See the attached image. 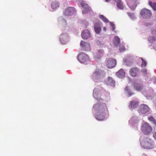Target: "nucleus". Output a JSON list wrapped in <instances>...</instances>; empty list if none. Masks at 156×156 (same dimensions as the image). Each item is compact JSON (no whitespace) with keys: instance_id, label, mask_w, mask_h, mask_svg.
<instances>
[{"instance_id":"nucleus-1","label":"nucleus","mask_w":156,"mask_h":156,"mask_svg":"<svg viewBox=\"0 0 156 156\" xmlns=\"http://www.w3.org/2000/svg\"><path fill=\"white\" fill-rule=\"evenodd\" d=\"M94 108L96 110V118L98 120H103L108 114L107 108L105 104H96L94 105Z\"/></svg>"},{"instance_id":"nucleus-2","label":"nucleus","mask_w":156,"mask_h":156,"mask_svg":"<svg viewBox=\"0 0 156 156\" xmlns=\"http://www.w3.org/2000/svg\"><path fill=\"white\" fill-rule=\"evenodd\" d=\"M141 144L144 148L151 149L153 148V142L149 138H145L141 142Z\"/></svg>"},{"instance_id":"nucleus-3","label":"nucleus","mask_w":156,"mask_h":156,"mask_svg":"<svg viewBox=\"0 0 156 156\" xmlns=\"http://www.w3.org/2000/svg\"><path fill=\"white\" fill-rule=\"evenodd\" d=\"M77 59L81 63H85L89 61V57L86 54L81 53L77 56Z\"/></svg>"},{"instance_id":"nucleus-4","label":"nucleus","mask_w":156,"mask_h":156,"mask_svg":"<svg viewBox=\"0 0 156 156\" xmlns=\"http://www.w3.org/2000/svg\"><path fill=\"white\" fill-rule=\"evenodd\" d=\"M142 131L145 134H149L152 131V128L147 123H144L142 127Z\"/></svg>"},{"instance_id":"nucleus-5","label":"nucleus","mask_w":156,"mask_h":156,"mask_svg":"<svg viewBox=\"0 0 156 156\" xmlns=\"http://www.w3.org/2000/svg\"><path fill=\"white\" fill-rule=\"evenodd\" d=\"M141 16L144 18H148L151 16V12L149 9H143L140 12Z\"/></svg>"},{"instance_id":"nucleus-6","label":"nucleus","mask_w":156,"mask_h":156,"mask_svg":"<svg viewBox=\"0 0 156 156\" xmlns=\"http://www.w3.org/2000/svg\"><path fill=\"white\" fill-rule=\"evenodd\" d=\"M76 12L75 9L73 7L67 8L63 12V14L66 16H69L73 14Z\"/></svg>"},{"instance_id":"nucleus-7","label":"nucleus","mask_w":156,"mask_h":156,"mask_svg":"<svg viewBox=\"0 0 156 156\" xmlns=\"http://www.w3.org/2000/svg\"><path fill=\"white\" fill-rule=\"evenodd\" d=\"M116 63V61L115 59L110 58L107 60L106 65L108 68H112L115 66Z\"/></svg>"},{"instance_id":"nucleus-8","label":"nucleus","mask_w":156,"mask_h":156,"mask_svg":"<svg viewBox=\"0 0 156 156\" xmlns=\"http://www.w3.org/2000/svg\"><path fill=\"white\" fill-rule=\"evenodd\" d=\"M69 37L66 34H61L60 36L59 40L61 43L64 44H66L68 41Z\"/></svg>"},{"instance_id":"nucleus-9","label":"nucleus","mask_w":156,"mask_h":156,"mask_svg":"<svg viewBox=\"0 0 156 156\" xmlns=\"http://www.w3.org/2000/svg\"><path fill=\"white\" fill-rule=\"evenodd\" d=\"M80 45L83 49L86 51H90V44L84 41H82L80 43Z\"/></svg>"},{"instance_id":"nucleus-10","label":"nucleus","mask_w":156,"mask_h":156,"mask_svg":"<svg viewBox=\"0 0 156 156\" xmlns=\"http://www.w3.org/2000/svg\"><path fill=\"white\" fill-rule=\"evenodd\" d=\"M150 109L145 104L141 105L140 107L139 111L140 112L143 114H145L149 112Z\"/></svg>"},{"instance_id":"nucleus-11","label":"nucleus","mask_w":156,"mask_h":156,"mask_svg":"<svg viewBox=\"0 0 156 156\" xmlns=\"http://www.w3.org/2000/svg\"><path fill=\"white\" fill-rule=\"evenodd\" d=\"M95 31L97 34L99 33L101 30V24L100 22H96L94 26Z\"/></svg>"},{"instance_id":"nucleus-12","label":"nucleus","mask_w":156,"mask_h":156,"mask_svg":"<svg viewBox=\"0 0 156 156\" xmlns=\"http://www.w3.org/2000/svg\"><path fill=\"white\" fill-rule=\"evenodd\" d=\"M82 38L84 39H87L91 36V34L88 30H85L81 34Z\"/></svg>"},{"instance_id":"nucleus-13","label":"nucleus","mask_w":156,"mask_h":156,"mask_svg":"<svg viewBox=\"0 0 156 156\" xmlns=\"http://www.w3.org/2000/svg\"><path fill=\"white\" fill-rule=\"evenodd\" d=\"M139 71V69L136 67L130 69L129 73L131 76H136L137 73Z\"/></svg>"},{"instance_id":"nucleus-14","label":"nucleus","mask_w":156,"mask_h":156,"mask_svg":"<svg viewBox=\"0 0 156 156\" xmlns=\"http://www.w3.org/2000/svg\"><path fill=\"white\" fill-rule=\"evenodd\" d=\"M116 75L119 78H122L125 77V73L123 69H120L116 73Z\"/></svg>"},{"instance_id":"nucleus-15","label":"nucleus","mask_w":156,"mask_h":156,"mask_svg":"<svg viewBox=\"0 0 156 156\" xmlns=\"http://www.w3.org/2000/svg\"><path fill=\"white\" fill-rule=\"evenodd\" d=\"M138 105V103L137 101H132L129 105V108L130 109H133L134 108L137 107Z\"/></svg>"},{"instance_id":"nucleus-16","label":"nucleus","mask_w":156,"mask_h":156,"mask_svg":"<svg viewBox=\"0 0 156 156\" xmlns=\"http://www.w3.org/2000/svg\"><path fill=\"white\" fill-rule=\"evenodd\" d=\"M59 2L54 1L52 2L51 6L52 9H55L58 8L59 7Z\"/></svg>"},{"instance_id":"nucleus-17","label":"nucleus","mask_w":156,"mask_h":156,"mask_svg":"<svg viewBox=\"0 0 156 156\" xmlns=\"http://www.w3.org/2000/svg\"><path fill=\"white\" fill-rule=\"evenodd\" d=\"M106 83L108 85L113 86L114 85L115 81L113 80L112 77H108L107 79Z\"/></svg>"},{"instance_id":"nucleus-18","label":"nucleus","mask_w":156,"mask_h":156,"mask_svg":"<svg viewBox=\"0 0 156 156\" xmlns=\"http://www.w3.org/2000/svg\"><path fill=\"white\" fill-rule=\"evenodd\" d=\"M117 2L116 5L117 7L120 9H123V5L122 2L121 0H114Z\"/></svg>"},{"instance_id":"nucleus-19","label":"nucleus","mask_w":156,"mask_h":156,"mask_svg":"<svg viewBox=\"0 0 156 156\" xmlns=\"http://www.w3.org/2000/svg\"><path fill=\"white\" fill-rule=\"evenodd\" d=\"M98 89L97 88H95L93 91V95L95 99L98 100L99 98V96L98 95Z\"/></svg>"},{"instance_id":"nucleus-20","label":"nucleus","mask_w":156,"mask_h":156,"mask_svg":"<svg viewBox=\"0 0 156 156\" xmlns=\"http://www.w3.org/2000/svg\"><path fill=\"white\" fill-rule=\"evenodd\" d=\"M133 87L134 89L137 91H140L142 89L141 85L137 83L134 84L133 85Z\"/></svg>"},{"instance_id":"nucleus-21","label":"nucleus","mask_w":156,"mask_h":156,"mask_svg":"<svg viewBox=\"0 0 156 156\" xmlns=\"http://www.w3.org/2000/svg\"><path fill=\"white\" fill-rule=\"evenodd\" d=\"M113 42L114 45L117 46L120 42V38L118 37H115Z\"/></svg>"},{"instance_id":"nucleus-22","label":"nucleus","mask_w":156,"mask_h":156,"mask_svg":"<svg viewBox=\"0 0 156 156\" xmlns=\"http://www.w3.org/2000/svg\"><path fill=\"white\" fill-rule=\"evenodd\" d=\"M149 5L155 11L156 10V3L155 2H152L151 1L149 2Z\"/></svg>"},{"instance_id":"nucleus-23","label":"nucleus","mask_w":156,"mask_h":156,"mask_svg":"<svg viewBox=\"0 0 156 156\" xmlns=\"http://www.w3.org/2000/svg\"><path fill=\"white\" fill-rule=\"evenodd\" d=\"M99 18L105 23H108L109 22L108 20L105 16L103 15H100L99 16Z\"/></svg>"},{"instance_id":"nucleus-24","label":"nucleus","mask_w":156,"mask_h":156,"mask_svg":"<svg viewBox=\"0 0 156 156\" xmlns=\"http://www.w3.org/2000/svg\"><path fill=\"white\" fill-rule=\"evenodd\" d=\"M125 90L127 92V93L129 94L130 96H132L133 94V93L130 91L128 87H126L125 88Z\"/></svg>"},{"instance_id":"nucleus-25","label":"nucleus","mask_w":156,"mask_h":156,"mask_svg":"<svg viewBox=\"0 0 156 156\" xmlns=\"http://www.w3.org/2000/svg\"><path fill=\"white\" fill-rule=\"evenodd\" d=\"M148 120L152 122L156 126V121L155 119L152 116H151L148 118Z\"/></svg>"},{"instance_id":"nucleus-26","label":"nucleus","mask_w":156,"mask_h":156,"mask_svg":"<svg viewBox=\"0 0 156 156\" xmlns=\"http://www.w3.org/2000/svg\"><path fill=\"white\" fill-rule=\"evenodd\" d=\"M81 6L84 8L88 9V10L89 9V7L87 5V4L84 3H81L80 4Z\"/></svg>"},{"instance_id":"nucleus-27","label":"nucleus","mask_w":156,"mask_h":156,"mask_svg":"<svg viewBox=\"0 0 156 156\" xmlns=\"http://www.w3.org/2000/svg\"><path fill=\"white\" fill-rule=\"evenodd\" d=\"M141 59L142 61V63L141 65V66L142 67L146 66L147 65V62L144 60L142 58H141Z\"/></svg>"},{"instance_id":"nucleus-28","label":"nucleus","mask_w":156,"mask_h":156,"mask_svg":"<svg viewBox=\"0 0 156 156\" xmlns=\"http://www.w3.org/2000/svg\"><path fill=\"white\" fill-rule=\"evenodd\" d=\"M100 73L98 70L95 71L93 74V77H96L99 75Z\"/></svg>"},{"instance_id":"nucleus-29","label":"nucleus","mask_w":156,"mask_h":156,"mask_svg":"<svg viewBox=\"0 0 156 156\" xmlns=\"http://www.w3.org/2000/svg\"><path fill=\"white\" fill-rule=\"evenodd\" d=\"M90 11V8L89 7V10H88L87 9H86L85 8H84V9L83 11H82V13L83 14H86V13L89 12Z\"/></svg>"},{"instance_id":"nucleus-30","label":"nucleus","mask_w":156,"mask_h":156,"mask_svg":"<svg viewBox=\"0 0 156 156\" xmlns=\"http://www.w3.org/2000/svg\"><path fill=\"white\" fill-rule=\"evenodd\" d=\"M125 49V46H120L119 48V50L120 52H122L124 51Z\"/></svg>"},{"instance_id":"nucleus-31","label":"nucleus","mask_w":156,"mask_h":156,"mask_svg":"<svg viewBox=\"0 0 156 156\" xmlns=\"http://www.w3.org/2000/svg\"><path fill=\"white\" fill-rule=\"evenodd\" d=\"M153 136L154 138L156 140V132H155L153 134Z\"/></svg>"},{"instance_id":"nucleus-32","label":"nucleus","mask_w":156,"mask_h":156,"mask_svg":"<svg viewBox=\"0 0 156 156\" xmlns=\"http://www.w3.org/2000/svg\"><path fill=\"white\" fill-rule=\"evenodd\" d=\"M112 30L113 31L114 30H115L114 25V24L112 25Z\"/></svg>"},{"instance_id":"nucleus-33","label":"nucleus","mask_w":156,"mask_h":156,"mask_svg":"<svg viewBox=\"0 0 156 156\" xmlns=\"http://www.w3.org/2000/svg\"><path fill=\"white\" fill-rule=\"evenodd\" d=\"M112 30L113 31L114 30H115L114 25V24L112 25Z\"/></svg>"},{"instance_id":"nucleus-34","label":"nucleus","mask_w":156,"mask_h":156,"mask_svg":"<svg viewBox=\"0 0 156 156\" xmlns=\"http://www.w3.org/2000/svg\"><path fill=\"white\" fill-rule=\"evenodd\" d=\"M134 2L135 3H136L139 0H133Z\"/></svg>"},{"instance_id":"nucleus-35","label":"nucleus","mask_w":156,"mask_h":156,"mask_svg":"<svg viewBox=\"0 0 156 156\" xmlns=\"http://www.w3.org/2000/svg\"><path fill=\"white\" fill-rule=\"evenodd\" d=\"M103 29L105 31L106 30V28L105 27H103Z\"/></svg>"},{"instance_id":"nucleus-36","label":"nucleus","mask_w":156,"mask_h":156,"mask_svg":"<svg viewBox=\"0 0 156 156\" xmlns=\"http://www.w3.org/2000/svg\"><path fill=\"white\" fill-rule=\"evenodd\" d=\"M103 51L102 50H100L98 51V52L99 53H102L103 52Z\"/></svg>"},{"instance_id":"nucleus-37","label":"nucleus","mask_w":156,"mask_h":156,"mask_svg":"<svg viewBox=\"0 0 156 156\" xmlns=\"http://www.w3.org/2000/svg\"><path fill=\"white\" fill-rule=\"evenodd\" d=\"M127 14L129 16L131 15V14H132V13L130 12H128Z\"/></svg>"},{"instance_id":"nucleus-38","label":"nucleus","mask_w":156,"mask_h":156,"mask_svg":"<svg viewBox=\"0 0 156 156\" xmlns=\"http://www.w3.org/2000/svg\"><path fill=\"white\" fill-rule=\"evenodd\" d=\"M142 156H147L146 154H143L142 155Z\"/></svg>"},{"instance_id":"nucleus-39","label":"nucleus","mask_w":156,"mask_h":156,"mask_svg":"<svg viewBox=\"0 0 156 156\" xmlns=\"http://www.w3.org/2000/svg\"><path fill=\"white\" fill-rule=\"evenodd\" d=\"M105 1L106 2H108L109 1H110V0H105Z\"/></svg>"},{"instance_id":"nucleus-40","label":"nucleus","mask_w":156,"mask_h":156,"mask_svg":"<svg viewBox=\"0 0 156 156\" xmlns=\"http://www.w3.org/2000/svg\"><path fill=\"white\" fill-rule=\"evenodd\" d=\"M155 32H156V30H155Z\"/></svg>"}]
</instances>
